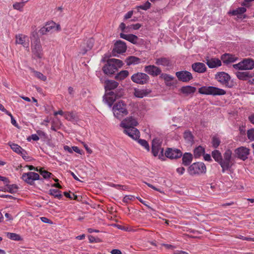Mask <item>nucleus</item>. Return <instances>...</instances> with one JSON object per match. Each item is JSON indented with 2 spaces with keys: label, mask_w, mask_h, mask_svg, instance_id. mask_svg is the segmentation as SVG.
<instances>
[{
  "label": "nucleus",
  "mask_w": 254,
  "mask_h": 254,
  "mask_svg": "<svg viewBox=\"0 0 254 254\" xmlns=\"http://www.w3.org/2000/svg\"><path fill=\"white\" fill-rule=\"evenodd\" d=\"M64 194L65 197H66L70 199H73V200H77V195L75 194L74 193H72L71 194H70L69 192L64 191Z\"/></svg>",
  "instance_id": "49530a36"
},
{
  "label": "nucleus",
  "mask_w": 254,
  "mask_h": 254,
  "mask_svg": "<svg viewBox=\"0 0 254 254\" xmlns=\"http://www.w3.org/2000/svg\"><path fill=\"white\" fill-rule=\"evenodd\" d=\"M137 142L138 143L141 145L142 147H143L147 151H149V145L147 141L144 139H138Z\"/></svg>",
  "instance_id": "a19ab883"
},
{
  "label": "nucleus",
  "mask_w": 254,
  "mask_h": 254,
  "mask_svg": "<svg viewBox=\"0 0 254 254\" xmlns=\"http://www.w3.org/2000/svg\"><path fill=\"white\" fill-rule=\"evenodd\" d=\"M238 58L235 57V56L230 54H224L221 56V60L223 63L228 64L231 63H234L237 61Z\"/></svg>",
  "instance_id": "5701e85b"
},
{
  "label": "nucleus",
  "mask_w": 254,
  "mask_h": 254,
  "mask_svg": "<svg viewBox=\"0 0 254 254\" xmlns=\"http://www.w3.org/2000/svg\"><path fill=\"white\" fill-rule=\"evenodd\" d=\"M6 113H7V115L8 116H9L11 118V123L12 124V125H13L14 127H18V124L17 123L16 121L15 120V119H14L13 117L11 114V113L10 112H6Z\"/></svg>",
  "instance_id": "6e6d98bb"
},
{
  "label": "nucleus",
  "mask_w": 254,
  "mask_h": 254,
  "mask_svg": "<svg viewBox=\"0 0 254 254\" xmlns=\"http://www.w3.org/2000/svg\"><path fill=\"white\" fill-rule=\"evenodd\" d=\"M135 199V197L132 195H127L123 199V201L125 203H128L129 201H132Z\"/></svg>",
  "instance_id": "09e8293b"
},
{
  "label": "nucleus",
  "mask_w": 254,
  "mask_h": 254,
  "mask_svg": "<svg viewBox=\"0 0 254 254\" xmlns=\"http://www.w3.org/2000/svg\"><path fill=\"white\" fill-rule=\"evenodd\" d=\"M206 171V166L202 162L194 163L188 169V171L190 175H200L205 173Z\"/></svg>",
  "instance_id": "423d86ee"
},
{
  "label": "nucleus",
  "mask_w": 254,
  "mask_h": 254,
  "mask_svg": "<svg viewBox=\"0 0 254 254\" xmlns=\"http://www.w3.org/2000/svg\"><path fill=\"white\" fill-rule=\"evenodd\" d=\"M41 221L45 223H52L51 221L45 217H42L40 218Z\"/></svg>",
  "instance_id": "052dcab7"
},
{
  "label": "nucleus",
  "mask_w": 254,
  "mask_h": 254,
  "mask_svg": "<svg viewBox=\"0 0 254 254\" xmlns=\"http://www.w3.org/2000/svg\"><path fill=\"white\" fill-rule=\"evenodd\" d=\"M111 253L112 254H122V252L120 250L113 249L111 251Z\"/></svg>",
  "instance_id": "774afa93"
},
{
  "label": "nucleus",
  "mask_w": 254,
  "mask_h": 254,
  "mask_svg": "<svg viewBox=\"0 0 254 254\" xmlns=\"http://www.w3.org/2000/svg\"><path fill=\"white\" fill-rule=\"evenodd\" d=\"M64 150L67 151L70 153L73 152L72 147H70L69 146H68L67 145H65V146H64Z\"/></svg>",
  "instance_id": "69168bd1"
},
{
  "label": "nucleus",
  "mask_w": 254,
  "mask_h": 254,
  "mask_svg": "<svg viewBox=\"0 0 254 254\" xmlns=\"http://www.w3.org/2000/svg\"><path fill=\"white\" fill-rule=\"evenodd\" d=\"M35 75L39 79H41L43 81H45L47 79L46 76L44 75L42 73L35 71L34 72Z\"/></svg>",
  "instance_id": "603ef678"
},
{
  "label": "nucleus",
  "mask_w": 254,
  "mask_h": 254,
  "mask_svg": "<svg viewBox=\"0 0 254 254\" xmlns=\"http://www.w3.org/2000/svg\"><path fill=\"white\" fill-rule=\"evenodd\" d=\"M25 1H21L19 2H15L13 4V7L14 9L22 11V8L25 4Z\"/></svg>",
  "instance_id": "37998d69"
},
{
  "label": "nucleus",
  "mask_w": 254,
  "mask_h": 254,
  "mask_svg": "<svg viewBox=\"0 0 254 254\" xmlns=\"http://www.w3.org/2000/svg\"><path fill=\"white\" fill-rule=\"evenodd\" d=\"M8 189V191L11 193H15L18 190V187L15 184L9 185L8 184L6 185Z\"/></svg>",
  "instance_id": "79ce46f5"
},
{
  "label": "nucleus",
  "mask_w": 254,
  "mask_h": 254,
  "mask_svg": "<svg viewBox=\"0 0 254 254\" xmlns=\"http://www.w3.org/2000/svg\"><path fill=\"white\" fill-rule=\"evenodd\" d=\"M141 60L134 56H130L127 58L126 61L127 65H129L132 64H137L140 62Z\"/></svg>",
  "instance_id": "f704fd0d"
},
{
  "label": "nucleus",
  "mask_w": 254,
  "mask_h": 254,
  "mask_svg": "<svg viewBox=\"0 0 254 254\" xmlns=\"http://www.w3.org/2000/svg\"><path fill=\"white\" fill-rule=\"evenodd\" d=\"M120 36L121 38L128 41L132 44H136L138 39L137 36L133 34H125L123 33H120Z\"/></svg>",
  "instance_id": "cd10ccee"
},
{
  "label": "nucleus",
  "mask_w": 254,
  "mask_h": 254,
  "mask_svg": "<svg viewBox=\"0 0 254 254\" xmlns=\"http://www.w3.org/2000/svg\"><path fill=\"white\" fill-rule=\"evenodd\" d=\"M196 88L191 86H183L181 89V92L185 94L186 95H189L190 94L194 93L196 91Z\"/></svg>",
  "instance_id": "c85d7f7f"
},
{
  "label": "nucleus",
  "mask_w": 254,
  "mask_h": 254,
  "mask_svg": "<svg viewBox=\"0 0 254 254\" xmlns=\"http://www.w3.org/2000/svg\"><path fill=\"white\" fill-rule=\"evenodd\" d=\"M246 8L244 7H240L237 8L236 9L233 10L232 11H230L229 13L231 14L232 15H237L238 18H246V16L244 15L243 16V14H244L246 11Z\"/></svg>",
  "instance_id": "a878e982"
},
{
  "label": "nucleus",
  "mask_w": 254,
  "mask_h": 254,
  "mask_svg": "<svg viewBox=\"0 0 254 254\" xmlns=\"http://www.w3.org/2000/svg\"><path fill=\"white\" fill-rule=\"evenodd\" d=\"M94 39L92 38L88 39L86 41L82 43L80 47V53L82 55H85L87 51L90 50L94 45Z\"/></svg>",
  "instance_id": "ddd939ff"
},
{
  "label": "nucleus",
  "mask_w": 254,
  "mask_h": 254,
  "mask_svg": "<svg viewBox=\"0 0 254 254\" xmlns=\"http://www.w3.org/2000/svg\"><path fill=\"white\" fill-rule=\"evenodd\" d=\"M198 92L201 94L211 95L213 96L223 95L226 92L222 89L214 86H204L198 89Z\"/></svg>",
  "instance_id": "39448f33"
},
{
  "label": "nucleus",
  "mask_w": 254,
  "mask_h": 254,
  "mask_svg": "<svg viewBox=\"0 0 254 254\" xmlns=\"http://www.w3.org/2000/svg\"><path fill=\"white\" fill-rule=\"evenodd\" d=\"M141 24L136 23L135 24H132L130 26V28H132L134 30H137L141 27Z\"/></svg>",
  "instance_id": "680f3d73"
},
{
  "label": "nucleus",
  "mask_w": 254,
  "mask_h": 254,
  "mask_svg": "<svg viewBox=\"0 0 254 254\" xmlns=\"http://www.w3.org/2000/svg\"><path fill=\"white\" fill-rule=\"evenodd\" d=\"M155 64L157 65H161L165 67H171L172 62L169 58L160 57L155 59Z\"/></svg>",
  "instance_id": "aec40b11"
},
{
  "label": "nucleus",
  "mask_w": 254,
  "mask_h": 254,
  "mask_svg": "<svg viewBox=\"0 0 254 254\" xmlns=\"http://www.w3.org/2000/svg\"><path fill=\"white\" fill-rule=\"evenodd\" d=\"M151 92V90L149 89H139L135 88L134 90V95L137 98H142L147 96Z\"/></svg>",
  "instance_id": "4be33fe9"
},
{
  "label": "nucleus",
  "mask_w": 254,
  "mask_h": 254,
  "mask_svg": "<svg viewBox=\"0 0 254 254\" xmlns=\"http://www.w3.org/2000/svg\"><path fill=\"white\" fill-rule=\"evenodd\" d=\"M236 75L238 78L243 80H246L248 77H252V75L248 71H237L236 72Z\"/></svg>",
  "instance_id": "2f4dec72"
},
{
  "label": "nucleus",
  "mask_w": 254,
  "mask_h": 254,
  "mask_svg": "<svg viewBox=\"0 0 254 254\" xmlns=\"http://www.w3.org/2000/svg\"><path fill=\"white\" fill-rule=\"evenodd\" d=\"M22 179L27 184L32 185L33 184L34 181L39 180L40 176L38 173L29 172L23 174Z\"/></svg>",
  "instance_id": "9d476101"
},
{
  "label": "nucleus",
  "mask_w": 254,
  "mask_h": 254,
  "mask_svg": "<svg viewBox=\"0 0 254 254\" xmlns=\"http://www.w3.org/2000/svg\"><path fill=\"white\" fill-rule=\"evenodd\" d=\"M37 134L39 137L40 136L41 137H45L46 135V133L44 131L40 130H38L37 131Z\"/></svg>",
  "instance_id": "0e129e2a"
},
{
  "label": "nucleus",
  "mask_w": 254,
  "mask_h": 254,
  "mask_svg": "<svg viewBox=\"0 0 254 254\" xmlns=\"http://www.w3.org/2000/svg\"><path fill=\"white\" fill-rule=\"evenodd\" d=\"M133 11H132V10H131V11H128V12H127V13L125 15V16H124V19L127 20V19H128V18H130L132 16V14H133Z\"/></svg>",
  "instance_id": "bf43d9fd"
},
{
  "label": "nucleus",
  "mask_w": 254,
  "mask_h": 254,
  "mask_svg": "<svg viewBox=\"0 0 254 254\" xmlns=\"http://www.w3.org/2000/svg\"><path fill=\"white\" fill-rule=\"evenodd\" d=\"M123 65V62L118 59H110L107 61V64L103 67V71L107 75L114 74Z\"/></svg>",
  "instance_id": "20e7f679"
},
{
  "label": "nucleus",
  "mask_w": 254,
  "mask_h": 254,
  "mask_svg": "<svg viewBox=\"0 0 254 254\" xmlns=\"http://www.w3.org/2000/svg\"><path fill=\"white\" fill-rule=\"evenodd\" d=\"M215 79L220 82L221 84L225 86L231 88L233 86V84L230 83L231 79L230 76L226 72H219L215 75Z\"/></svg>",
  "instance_id": "0eeeda50"
},
{
  "label": "nucleus",
  "mask_w": 254,
  "mask_h": 254,
  "mask_svg": "<svg viewBox=\"0 0 254 254\" xmlns=\"http://www.w3.org/2000/svg\"><path fill=\"white\" fill-rule=\"evenodd\" d=\"M19 154L21 155L22 157L25 160L29 161V157L28 156H27V153L26 151L25 150L23 149V150H22V151H21V153H20Z\"/></svg>",
  "instance_id": "4d7b16f0"
},
{
  "label": "nucleus",
  "mask_w": 254,
  "mask_h": 254,
  "mask_svg": "<svg viewBox=\"0 0 254 254\" xmlns=\"http://www.w3.org/2000/svg\"><path fill=\"white\" fill-rule=\"evenodd\" d=\"M204 148L201 146H199L195 148L193 151V154L195 158L200 157L204 153Z\"/></svg>",
  "instance_id": "e433bc0d"
},
{
  "label": "nucleus",
  "mask_w": 254,
  "mask_h": 254,
  "mask_svg": "<svg viewBox=\"0 0 254 254\" xmlns=\"http://www.w3.org/2000/svg\"><path fill=\"white\" fill-rule=\"evenodd\" d=\"M220 141L218 138L213 137L212 138V143L213 147L216 148L219 145Z\"/></svg>",
  "instance_id": "8fccbe9b"
},
{
  "label": "nucleus",
  "mask_w": 254,
  "mask_h": 254,
  "mask_svg": "<svg viewBox=\"0 0 254 254\" xmlns=\"http://www.w3.org/2000/svg\"><path fill=\"white\" fill-rule=\"evenodd\" d=\"M206 63L209 68H215L221 65V62L218 59H206Z\"/></svg>",
  "instance_id": "b1692460"
},
{
  "label": "nucleus",
  "mask_w": 254,
  "mask_h": 254,
  "mask_svg": "<svg viewBox=\"0 0 254 254\" xmlns=\"http://www.w3.org/2000/svg\"><path fill=\"white\" fill-rule=\"evenodd\" d=\"M192 70L197 73H202L206 71L207 67L204 64L200 62H196L191 64Z\"/></svg>",
  "instance_id": "a211bd4d"
},
{
  "label": "nucleus",
  "mask_w": 254,
  "mask_h": 254,
  "mask_svg": "<svg viewBox=\"0 0 254 254\" xmlns=\"http://www.w3.org/2000/svg\"><path fill=\"white\" fill-rule=\"evenodd\" d=\"M8 237L13 240L18 241L20 239V237L19 235L15 233H8L7 234Z\"/></svg>",
  "instance_id": "a18cd8bd"
},
{
  "label": "nucleus",
  "mask_w": 254,
  "mask_h": 254,
  "mask_svg": "<svg viewBox=\"0 0 254 254\" xmlns=\"http://www.w3.org/2000/svg\"><path fill=\"white\" fill-rule=\"evenodd\" d=\"M131 79L134 83L143 85L148 83L150 77L145 73L137 72L131 76Z\"/></svg>",
  "instance_id": "6e6552de"
},
{
  "label": "nucleus",
  "mask_w": 254,
  "mask_h": 254,
  "mask_svg": "<svg viewBox=\"0 0 254 254\" xmlns=\"http://www.w3.org/2000/svg\"><path fill=\"white\" fill-rule=\"evenodd\" d=\"M30 138L34 141H37L39 139V137L38 136L37 134H32L30 136Z\"/></svg>",
  "instance_id": "338daca9"
},
{
  "label": "nucleus",
  "mask_w": 254,
  "mask_h": 254,
  "mask_svg": "<svg viewBox=\"0 0 254 254\" xmlns=\"http://www.w3.org/2000/svg\"><path fill=\"white\" fill-rule=\"evenodd\" d=\"M49 194L59 199H62L63 197V195L61 193V191L57 189H50L49 191Z\"/></svg>",
  "instance_id": "c9c22d12"
},
{
  "label": "nucleus",
  "mask_w": 254,
  "mask_h": 254,
  "mask_svg": "<svg viewBox=\"0 0 254 254\" xmlns=\"http://www.w3.org/2000/svg\"><path fill=\"white\" fill-rule=\"evenodd\" d=\"M144 71L152 76H157L161 74L162 70L160 67L154 65H149L145 66Z\"/></svg>",
  "instance_id": "dca6fc26"
},
{
  "label": "nucleus",
  "mask_w": 254,
  "mask_h": 254,
  "mask_svg": "<svg viewBox=\"0 0 254 254\" xmlns=\"http://www.w3.org/2000/svg\"><path fill=\"white\" fill-rule=\"evenodd\" d=\"M31 49L32 54L38 58H42V50L40 40H36L31 43Z\"/></svg>",
  "instance_id": "1a4fd4ad"
},
{
  "label": "nucleus",
  "mask_w": 254,
  "mask_h": 254,
  "mask_svg": "<svg viewBox=\"0 0 254 254\" xmlns=\"http://www.w3.org/2000/svg\"><path fill=\"white\" fill-rule=\"evenodd\" d=\"M0 181H1L3 182L4 184L5 185H7L9 183V180L7 178L2 177L0 176Z\"/></svg>",
  "instance_id": "13d9d810"
},
{
  "label": "nucleus",
  "mask_w": 254,
  "mask_h": 254,
  "mask_svg": "<svg viewBox=\"0 0 254 254\" xmlns=\"http://www.w3.org/2000/svg\"><path fill=\"white\" fill-rule=\"evenodd\" d=\"M152 152L154 156L158 155L159 153L163 152V149L161 148V144L156 140H153L152 144Z\"/></svg>",
  "instance_id": "412c9836"
},
{
  "label": "nucleus",
  "mask_w": 254,
  "mask_h": 254,
  "mask_svg": "<svg viewBox=\"0 0 254 254\" xmlns=\"http://www.w3.org/2000/svg\"><path fill=\"white\" fill-rule=\"evenodd\" d=\"M244 70H251L254 68V60L250 59H244L242 61Z\"/></svg>",
  "instance_id": "393cba45"
},
{
  "label": "nucleus",
  "mask_w": 254,
  "mask_h": 254,
  "mask_svg": "<svg viewBox=\"0 0 254 254\" xmlns=\"http://www.w3.org/2000/svg\"><path fill=\"white\" fill-rule=\"evenodd\" d=\"M55 25L56 23L53 21L48 22L39 30V32L41 35L47 34L55 28Z\"/></svg>",
  "instance_id": "6ab92c4d"
},
{
  "label": "nucleus",
  "mask_w": 254,
  "mask_h": 254,
  "mask_svg": "<svg viewBox=\"0 0 254 254\" xmlns=\"http://www.w3.org/2000/svg\"><path fill=\"white\" fill-rule=\"evenodd\" d=\"M247 136L248 138L252 141L254 140V129H251L247 131Z\"/></svg>",
  "instance_id": "3c124183"
},
{
  "label": "nucleus",
  "mask_w": 254,
  "mask_h": 254,
  "mask_svg": "<svg viewBox=\"0 0 254 254\" xmlns=\"http://www.w3.org/2000/svg\"><path fill=\"white\" fill-rule=\"evenodd\" d=\"M185 168L184 167H179L177 169V172L180 175H183L185 172Z\"/></svg>",
  "instance_id": "e2e57ef3"
},
{
  "label": "nucleus",
  "mask_w": 254,
  "mask_h": 254,
  "mask_svg": "<svg viewBox=\"0 0 254 254\" xmlns=\"http://www.w3.org/2000/svg\"><path fill=\"white\" fill-rule=\"evenodd\" d=\"M118 85L119 83L114 80H106L105 81L104 86L106 94L103 97V101L109 107L112 106L118 97L116 94L111 90L116 88Z\"/></svg>",
  "instance_id": "7ed1b4c3"
},
{
  "label": "nucleus",
  "mask_w": 254,
  "mask_h": 254,
  "mask_svg": "<svg viewBox=\"0 0 254 254\" xmlns=\"http://www.w3.org/2000/svg\"><path fill=\"white\" fill-rule=\"evenodd\" d=\"M128 72L127 70H122L118 73L115 76V79L118 80H121L125 79L127 76Z\"/></svg>",
  "instance_id": "4c0bfd02"
},
{
  "label": "nucleus",
  "mask_w": 254,
  "mask_h": 254,
  "mask_svg": "<svg viewBox=\"0 0 254 254\" xmlns=\"http://www.w3.org/2000/svg\"><path fill=\"white\" fill-rule=\"evenodd\" d=\"M150 6H151V3L148 1H147L145 3H144L143 5H140L139 6H138L137 7V8L146 10L148 9H149L150 7Z\"/></svg>",
  "instance_id": "de8ad7c7"
},
{
  "label": "nucleus",
  "mask_w": 254,
  "mask_h": 254,
  "mask_svg": "<svg viewBox=\"0 0 254 254\" xmlns=\"http://www.w3.org/2000/svg\"><path fill=\"white\" fill-rule=\"evenodd\" d=\"M192 160V155L190 153H185L182 158L183 164L185 166H188Z\"/></svg>",
  "instance_id": "7c9ffc66"
},
{
  "label": "nucleus",
  "mask_w": 254,
  "mask_h": 254,
  "mask_svg": "<svg viewBox=\"0 0 254 254\" xmlns=\"http://www.w3.org/2000/svg\"><path fill=\"white\" fill-rule=\"evenodd\" d=\"M125 106L124 103L122 101H120L114 105L113 109L114 111H126Z\"/></svg>",
  "instance_id": "72a5a7b5"
},
{
  "label": "nucleus",
  "mask_w": 254,
  "mask_h": 254,
  "mask_svg": "<svg viewBox=\"0 0 254 254\" xmlns=\"http://www.w3.org/2000/svg\"><path fill=\"white\" fill-rule=\"evenodd\" d=\"M30 38L31 39V43L33 41H35L36 40H40L38 37V33L36 31H34L31 33Z\"/></svg>",
  "instance_id": "864d4df0"
},
{
  "label": "nucleus",
  "mask_w": 254,
  "mask_h": 254,
  "mask_svg": "<svg viewBox=\"0 0 254 254\" xmlns=\"http://www.w3.org/2000/svg\"><path fill=\"white\" fill-rule=\"evenodd\" d=\"M58 115L65 117L67 120L69 121L74 120L75 118L74 112H54V116L56 117Z\"/></svg>",
  "instance_id": "c756f323"
},
{
  "label": "nucleus",
  "mask_w": 254,
  "mask_h": 254,
  "mask_svg": "<svg viewBox=\"0 0 254 254\" xmlns=\"http://www.w3.org/2000/svg\"><path fill=\"white\" fill-rule=\"evenodd\" d=\"M160 77L165 81L166 86H171L174 85L172 81L175 79L174 77L167 73H161Z\"/></svg>",
  "instance_id": "bb28decb"
},
{
  "label": "nucleus",
  "mask_w": 254,
  "mask_h": 254,
  "mask_svg": "<svg viewBox=\"0 0 254 254\" xmlns=\"http://www.w3.org/2000/svg\"><path fill=\"white\" fill-rule=\"evenodd\" d=\"M29 42L28 36L25 35L19 34L16 36V43L22 45L26 48H29Z\"/></svg>",
  "instance_id": "f3484780"
},
{
  "label": "nucleus",
  "mask_w": 254,
  "mask_h": 254,
  "mask_svg": "<svg viewBox=\"0 0 254 254\" xmlns=\"http://www.w3.org/2000/svg\"><path fill=\"white\" fill-rule=\"evenodd\" d=\"M39 173L43 176L44 179H48L52 175V173L46 170H43L42 168H40L39 170Z\"/></svg>",
  "instance_id": "c03bdc74"
},
{
  "label": "nucleus",
  "mask_w": 254,
  "mask_h": 254,
  "mask_svg": "<svg viewBox=\"0 0 254 254\" xmlns=\"http://www.w3.org/2000/svg\"><path fill=\"white\" fill-rule=\"evenodd\" d=\"M165 156L170 159H177L182 156V151L178 149L168 148L165 152Z\"/></svg>",
  "instance_id": "f8f14e48"
},
{
  "label": "nucleus",
  "mask_w": 254,
  "mask_h": 254,
  "mask_svg": "<svg viewBox=\"0 0 254 254\" xmlns=\"http://www.w3.org/2000/svg\"><path fill=\"white\" fill-rule=\"evenodd\" d=\"M175 74L179 81L184 82H188L193 78L192 74L187 70L177 71Z\"/></svg>",
  "instance_id": "9b49d317"
},
{
  "label": "nucleus",
  "mask_w": 254,
  "mask_h": 254,
  "mask_svg": "<svg viewBox=\"0 0 254 254\" xmlns=\"http://www.w3.org/2000/svg\"><path fill=\"white\" fill-rule=\"evenodd\" d=\"M232 152L227 149L223 154V156L219 151L215 150L212 152V156L215 161L218 162L222 168V172L230 170L233 163L232 160Z\"/></svg>",
  "instance_id": "f03ea898"
},
{
  "label": "nucleus",
  "mask_w": 254,
  "mask_h": 254,
  "mask_svg": "<svg viewBox=\"0 0 254 254\" xmlns=\"http://www.w3.org/2000/svg\"><path fill=\"white\" fill-rule=\"evenodd\" d=\"M9 145L11 149L17 154L21 153L22 150L23 149L21 147L15 143L9 144Z\"/></svg>",
  "instance_id": "ea45409f"
},
{
  "label": "nucleus",
  "mask_w": 254,
  "mask_h": 254,
  "mask_svg": "<svg viewBox=\"0 0 254 254\" xmlns=\"http://www.w3.org/2000/svg\"><path fill=\"white\" fill-rule=\"evenodd\" d=\"M127 46L125 42L121 40H118L114 44V48L113 50L114 53L122 54L126 52Z\"/></svg>",
  "instance_id": "2eb2a0df"
},
{
  "label": "nucleus",
  "mask_w": 254,
  "mask_h": 254,
  "mask_svg": "<svg viewBox=\"0 0 254 254\" xmlns=\"http://www.w3.org/2000/svg\"><path fill=\"white\" fill-rule=\"evenodd\" d=\"M233 67L237 70H244L243 64L242 63V61L239 62L237 64H233Z\"/></svg>",
  "instance_id": "5fc2aeb1"
},
{
  "label": "nucleus",
  "mask_w": 254,
  "mask_h": 254,
  "mask_svg": "<svg viewBox=\"0 0 254 254\" xmlns=\"http://www.w3.org/2000/svg\"><path fill=\"white\" fill-rule=\"evenodd\" d=\"M235 152L238 158L243 161L248 158V156L250 154V150L248 148L243 146L237 148L235 149Z\"/></svg>",
  "instance_id": "4468645a"
},
{
  "label": "nucleus",
  "mask_w": 254,
  "mask_h": 254,
  "mask_svg": "<svg viewBox=\"0 0 254 254\" xmlns=\"http://www.w3.org/2000/svg\"><path fill=\"white\" fill-rule=\"evenodd\" d=\"M138 124V119L135 116L134 112H133L130 116L121 122L120 127L124 129V133L133 139L137 140L140 137V132L135 128Z\"/></svg>",
  "instance_id": "f257e3e1"
},
{
  "label": "nucleus",
  "mask_w": 254,
  "mask_h": 254,
  "mask_svg": "<svg viewBox=\"0 0 254 254\" xmlns=\"http://www.w3.org/2000/svg\"><path fill=\"white\" fill-rule=\"evenodd\" d=\"M114 117L119 120L123 121L124 119L127 118L128 112H113Z\"/></svg>",
  "instance_id": "58836bf2"
},
{
  "label": "nucleus",
  "mask_w": 254,
  "mask_h": 254,
  "mask_svg": "<svg viewBox=\"0 0 254 254\" xmlns=\"http://www.w3.org/2000/svg\"><path fill=\"white\" fill-rule=\"evenodd\" d=\"M184 138L186 141L191 144L193 142V136L190 131L186 130L184 133Z\"/></svg>",
  "instance_id": "473e14b6"
}]
</instances>
